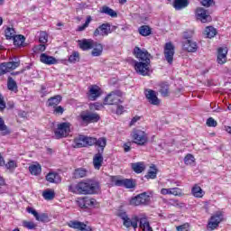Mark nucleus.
<instances>
[{
	"mask_svg": "<svg viewBox=\"0 0 231 231\" xmlns=\"http://www.w3.org/2000/svg\"><path fill=\"white\" fill-rule=\"evenodd\" d=\"M69 192L72 194H79L83 196L98 194L100 192V183L93 179L79 181L76 185L69 186Z\"/></svg>",
	"mask_w": 231,
	"mask_h": 231,
	"instance_id": "1",
	"label": "nucleus"
},
{
	"mask_svg": "<svg viewBox=\"0 0 231 231\" xmlns=\"http://www.w3.org/2000/svg\"><path fill=\"white\" fill-rule=\"evenodd\" d=\"M106 145H107V139L106 137L98 138L97 146L99 149H97V152L93 157V166L97 171H100V167L104 163V149H106Z\"/></svg>",
	"mask_w": 231,
	"mask_h": 231,
	"instance_id": "2",
	"label": "nucleus"
},
{
	"mask_svg": "<svg viewBox=\"0 0 231 231\" xmlns=\"http://www.w3.org/2000/svg\"><path fill=\"white\" fill-rule=\"evenodd\" d=\"M88 145H98V139L95 137H88L86 135H79L74 139L73 147L77 149L88 147Z\"/></svg>",
	"mask_w": 231,
	"mask_h": 231,
	"instance_id": "3",
	"label": "nucleus"
},
{
	"mask_svg": "<svg viewBox=\"0 0 231 231\" xmlns=\"http://www.w3.org/2000/svg\"><path fill=\"white\" fill-rule=\"evenodd\" d=\"M71 133V124L65 122L58 125L57 129L54 130V136L57 140L60 138H66Z\"/></svg>",
	"mask_w": 231,
	"mask_h": 231,
	"instance_id": "4",
	"label": "nucleus"
},
{
	"mask_svg": "<svg viewBox=\"0 0 231 231\" xmlns=\"http://www.w3.org/2000/svg\"><path fill=\"white\" fill-rule=\"evenodd\" d=\"M79 118L83 124H97V122L100 120V115L89 110H85L79 114Z\"/></svg>",
	"mask_w": 231,
	"mask_h": 231,
	"instance_id": "5",
	"label": "nucleus"
},
{
	"mask_svg": "<svg viewBox=\"0 0 231 231\" xmlns=\"http://www.w3.org/2000/svg\"><path fill=\"white\" fill-rule=\"evenodd\" d=\"M122 104V92L116 91L108 94L103 102V106H118Z\"/></svg>",
	"mask_w": 231,
	"mask_h": 231,
	"instance_id": "6",
	"label": "nucleus"
},
{
	"mask_svg": "<svg viewBox=\"0 0 231 231\" xmlns=\"http://www.w3.org/2000/svg\"><path fill=\"white\" fill-rule=\"evenodd\" d=\"M111 181L116 187H125V189H134L136 182L133 179H119L116 176L111 177Z\"/></svg>",
	"mask_w": 231,
	"mask_h": 231,
	"instance_id": "7",
	"label": "nucleus"
},
{
	"mask_svg": "<svg viewBox=\"0 0 231 231\" xmlns=\"http://www.w3.org/2000/svg\"><path fill=\"white\" fill-rule=\"evenodd\" d=\"M134 69L138 75L143 77H147L151 73V60L146 62L143 61H134Z\"/></svg>",
	"mask_w": 231,
	"mask_h": 231,
	"instance_id": "8",
	"label": "nucleus"
},
{
	"mask_svg": "<svg viewBox=\"0 0 231 231\" xmlns=\"http://www.w3.org/2000/svg\"><path fill=\"white\" fill-rule=\"evenodd\" d=\"M134 143L137 145H145L147 142H149V138L147 137V134H145L143 131L135 129L133 132L132 134Z\"/></svg>",
	"mask_w": 231,
	"mask_h": 231,
	"instance_id": "9",
	"label": "nucleus"
},
{
	"mask_svg": "<svg viewBox=\"0 0 231 231\" xmlns=\"http://www.w3.org/2000/svg\"><path fill=\"white\" fill-rule=\"evenodd\" d=\"M195 15L197 21H200V23H212V16L208 14V11L203 7H198L195 11Z\"/></svg>",
	"mask_w": 231,
	"mask_h": 231,
	"instance_id": "10",
	"label": "nucleus"
},
{
	"mask_svg": "<svg viewBox=\"0 0 231 231\" xmlns=\"http://www.w3.org/2000/svg\"><path fill=\"white\" fill-rule=\"evenodd\" d=\"M134 55L140 60L139 62H149L151 60V53L145 49H140V47H134Z\"/></svg>",
	"mask_w": 231,
	"mask_h": 231,
	"instance_id": "11",
	"label": "nucleus"
},
{
	"mask_svg": "<svg viewBox=\"0 0 231 231\" xmlns=\"http://www.w3.org/2000/svg\"><path fill=\"white\" fill-rule=\"evenodd\" d=\"M21 66V61H9L0 64V77L5 75V73H10V71L16 69Z\"/></svg>",
	"mask_w": 231,
	"mask_h": 231,
	"instance_id": "12",
	"label": "nucleus"
},
{
	"mask_svg": "<svg viewBox=\"0 0 231 231\" xmlns=\"http://www.w3.org/2000/svg\"><path fill=\"white\" fill-rule=\"evenodd\" d=\"M151 195H148L147 192H143L139 195H137L135 198L132 199L131 205H135L138 207V205H147L149 201L151 200Z\"/></svg>",
	"mask_w": 231,
	"mask_h": 231,
	"instance_id": "13",
	"label": "nucleus"
},
{
	"mask_svg": "<svg viewBox=\"0 0 231 231\" xmlns=\"http://www.w3.org/2000/svg\"><path fill=\"white\" fill-rule=\"evenodd\" d=\"M221 221H223V212L217 211L211 217L208 226L210 228V230H216V228L219 226V223H221Z\"/></svg>",
	"mask_w": 231,
	"mask_h": 231,
	"instance_id": "14",
	"label": "nucleus"
},
{
	"mask_svg": "<svg viewBox=\"0 0 231 231\" xmlns=\"http://www.w3.org/2000/svg\"><path fill=\"white\" fill-rule=\"evenodd\" d=\"M77 204L80 208H93L97 204V200L95 199H89L88 197H83L78 199Z\"/></svg>",
	"mask_w": 231,
	"mask_h": 231,
	"instance_id": "15",
	"label": "nucleus"
},
{
	"mask_svg": "<svg viewBox=\"0 0 231 231\" xmlns=\"http://www.w3.org/2000/svg\"><path fill=\"white\" fill-rule=\"evenodd\" d=\"M109 33H111V24L109 23H103L99 25L95 31H94V37H98V35H102L103 37L107 36Z\"/></svg>",
	"mask_w": 231,
	"mask_h": 231,
	"instance_id": "16",
	"label": "nucleus"
},
{
	"mask_svg": "<svg viewBox=\"0 0 231 231\" xmlns=\"http://www.w3.org/2000/svg\"><path fill=\"white\" fill-rule=\"evenodd\" d=\"M164 57L168 64H172L174 60V45L171 42H168L164 47Z\"/></svg>",
	"mask_w": 231,
	"mask_h": 231,
	"instance_id": "17",
	"label": "nucleus"
},
{
	"mask_svg": "<svg viewBox=\"0 0 231 231\" xmlns=\"http://www.w3.org/2000/svg\"><path fill=\"white\" fill-rule=\"evenodd\" d=\"M144 95L150 104L152 106H160V100L158 99V96H156V91L146 88L144 90Z\"/></svg>",
	"mask_w": 231,
	"mask_h": 231,
	"instance_id": "18",
	"label": "nucleus"
},
{
	"mask_svg": "<svg viewBox=\"0 0 231 231\" xmlns=\"http://www.w3.org/2000/svg\"><path fill=\"white\" fill-rule=\"evenodd\" d=\"M140 221V217L138 216H133L131 218L128 217L124 222L123 225L125 228H132L136 230L138 228V222Z\"/></svg>",
	"mask_w": 231,
	"mask_h": 231,
	"instance_id": "19",
	"label": "nucleus"
},
{
	"mask_svg": "<svg viewBox=\"0 0 231 231\" xmlns=\"http://www.w3.org/2000/svg\"><path fill=\"white\" fill-rule=\"evenodd\" d=\"M228 53V48L226 47H220L217 50V62L218 64H225L226 62V55Z\"/></svg>",
	"mask_w": 231,
	"mask_h": 231,
	"instance_id": "20",
	"label": "nucleus"
},
{
	"mask_svg": "<svg viewBox=\"0 0 231 231\" xmlns=\"http://www.w3.org/2000/svg\"><path fill=\"white\" fill-rule=\"evenodd\" d=\"M80 50L83 51H88V50H93V46H95V41L91 39H83L79 41Z\"/></svg>",
	"mask_w": 231,
	"mask_h": 231,
	"instance_id": "21",
	"label": "nucleus"
},
{
	"mask_svg": "<svg viewBox=\"0 0 231 231\" xmlns=\"http://www.w3.org/2000/svg\"><path fill=\"white\" fill-rule=\"evenodd\" d=\"M101 93H100V88H98V86H91L89 88V91L88 93V98L89 100H97L98 98V97H100Z\"/></svg>",
	"mask_w": 231,
	"mask_h": 231,
	"instance_id": "22",
	"label": "nucleus"
},
{
	"mask_svg": "<svg viewBox=\"0 0 231 231\" xmlns=\"http://www.w3.org/2000/svg\"><path fill=\"white\" fill-rule=\"evenodd\" d=\"M40 60L42 62V64H47L48 66L57 64V59H55L53 56H49L46 53L41 54Z\"/></svg>",
	"mask_w": 231,
	"mask_h": 231,
	"instance_id": "23",
	"label": "nucleus"
},
{
	"mask_svg": "<svg viewBox=\"0 0 231 231\" xmlns=\"http://www.w3.org/2000/svg\"><path fill=\"white\" fill-rule=\"evenodd\" d=\"M184 48L187 51L194 53L198 51V43L192 40H187L184 43Z\"/></svg>",
	"mask_w": 231,
	"mask_h": 231,
	"instance_id": "24",
	"label": "nucleus"
},
{
	"mask_svg": "<svg viewBox=\"0 0 231 231\" xmlns=\"http://www.w3.org/2000/svg\"><path fill=\"white\" fill-rule=\"evenodd\" d=\"M92 49V57H100V55H102V51H104V46L101 43H97V42H94Z\"/></svg>",
	"mask_w": 231,
	"mask_h": 231,
	"instance_id": "25",
	"label": "nucleus"
},
{
	"mask_svg": "<svg viewBox=\"0 0 231 231\" xmlns=\"http://www.w3.org/2000/svg\"><path fill=\"white\" fill-rule=\"evenodd\" d=\"M62 102V96L57 95L50 97L47 101L49 107H57Z\"/></svg>",
	"mask_w": 231,
	"mask_h": 231,
	"instance_id": "26",
	"label": "nucleus"
},
{
	"mask_svg": "<svg viewBox=\"0 0 231 231\" xmlns=\"http://www.w3.org/2000/svg\"><path fill=\"white\" fill-rule=\"evenodd\" d=\"M187 6H189V0H174L173 2V8L175 10H183Z\"/></svg>",
	"mask_w": 231,
	"mask_h": 231,
	"instance_id": "27",
	"label": "nucleus"
},
{
	"mask_svg": "<svg viewBox=\"0 0 231 231\" xmlns=\"http://www.w3.org/2000/svg\"><path fill=\"white\" fill-rule=\"evenodd\" d=\"M47 181L50 183H60V176L55 172H50L46 176Z\"/></svg>",
	"mask_w": 231,
	"mask_h": 231,
	"instance_id": "28",
	"label": "nucleus"
},
{
	"mask_svg": "<svg viewBox=\"0 0 231 231\" xmlns=\"http://www.w3.org/2000/svg\"><path fill=\"white\" fill-rule=\"evenodd\" d=\"M138 32L143 37H149L152 33V30L149 25H142L138 28Z\"/></svg>",
	"mask_w": 231,
	"mask_h": 231,
	"instance_id": "29",
	"label": "nucleus"
},
{
	"mask_svg": "<svg viewBox=\"0 0 231 231\" xmlns=\"http://www.w3.org/2000/svg\"><path fill=\"white\" fill-rule=\"evenodd\" d=\"M73 176L75 180H80V178H86L88 176V171L84 168H79L74 171Z\"/></svg>",
	"mask_w": 231,
	"mask_h": 231,
	"instance_id": "30",
	"label": "nucleus"
},
{
	"mask_svg": "<svg viewBox=\"0 0 231 231\" xmlns=\"http://www.w3.org/2000/svg\"><path fill=\"white\" fill-rule=\"evenodd\" d=\"M204 35H206L208 39H212L217 35V30H216V28L213 26H208L204 31Z\"/></svg>",
	"mask_w": 231,
	"mask_h": 231,
	"instance_id": "31",
	"label": "nucleus"
},
{
	"mask_svg": "<svg viewBox=\"0 0 231 231\" xmlns=\"http://www.w3.org/2000/svg\"><path fill=\"white\" fill-rule=\"evenodd\" d=\"M131 167L134 172H136V174H140L143 172V171H145V165L143 164V162L132 163Z\"/></svg>",
	"mask_w": 231,
	"mask_h": 231,
	"instance_id": "32",
	"label": "nucleus"
},
{
	"mask_svg": "<svg viewBox=\"0 0 231 231\" xmlns=\"http://www.w3.org/2000/svg\"><path fill=\"white\" fill-rule=\"evenodd\" d=\"M139 226L143 230L152 231V227H151L149 221L145 217L139 218Z\"/></svg>",
	"mask_w": 231,
	"mask_h": 231,
	"instance_id": "33",
	"label": "nucleus"
},
{
	"mask_svg": "<svg viewBox=\"0 0 231 231\" xmlns=\"http://www.w3.org/2000/svg\"><path fill=\"white\" fill-rule=\"evenodd\" d=\"M101 14H106V15H109L110 17H118V14L113 9H111L109 6L105 5L101 8Z\"/></svg>",
	"mask_w": 231,
	"mask_h": 231,
	"instance_id": "34",
	"label": "nucleus"
},
{
	"mask_svg": "<svg viewBox=\"0 0 231 231\" xmlns=\"http://www.w3.org/2000/svg\"><path fill=\"white\" fill-rule=\"evenodd\" d=\"M29 171L33 176H39L42 169L41 168V164H32L29 167Z\"/></svg>",
	"mask_w": 231,
	"mask_h": 231,
	"instance_id": "35",
	"label": "nucleus"
},
{
	"mask_svg": "<svg viewBox=\"0 0 231 231\" xmlns=\"http://www.w3.org/2000/svg\"><path fill=\"white\" fill-rule=\"evenodd\" d=\"M0 131L2 132L3 136H6V134H10V133H12V131H10L8 126L5 124L3 117H0Z\"/></svg>",
	"mask_w": 231,
	"mask_h": 231,
	"instance_id": "36",
	"label": "nucleus"
},
{
	"mask_svg": "<svg viewBox=\"0 0 231 231\" xmlns=\"http://www.w3.org/2000/svg\"><path fill=\"white\" fill-rule=\"evenodd\" d=\"M4 166L7 171H10L11 172H14L15 169H17V162L14 160H9L7 163H5Z\"/></svg>",
	"mask_w": 231,
	"mask_h": 231,
	"instance_id": "37",
	"label": "nucleus"
},
{
	"mask_svg": "<svg viewBox=\"0 0 231 231\" xmlns=\"http://www.w3.org/2000/svg\"><path fill=\"white\" fill-rule=\"evenodd\" d=\"M7 88L9 91H17V82L12 77H9L7 79Z\"/></svg>",
	"mask_w": 231,
	"mask_h": 231,
	"instance_id": "38",
	"label": "nucleus"
},
{
	"mask_svg": "<svg viewBox=\"0 0 231 231\" xmlns=\"http://www.w3.org/2000/svg\"><path fill=\"white\" fill-rule=\"evenodd\" d=\"M191 192L195 198H203V189L198 185L192 188Z\"/></svg>",
	"mask_w": 231,
	"mask_h": 231,
	"instance_id": "39",
	"label": "nucleus"
},
{
	"mask_svg": "<svg viewBox=\"0 0 231 231\" xmlns=\"http://www.w3.org/2000/svg\"><path fill=\"white\" fill-rule=\"evenodd\" d=\"M14 46H23L24 41H26V38H24L23 35H16L13 39Z\"/></svg>",
	"mask_w": 231,
	"mask_h": 231,
	"instance_id": "40",
	"label": "nucleus"
},
{
	"mask_svg": "<svg viewBox=\"0 0 231 231\" xmlns=\"http://www.w3.org/2000/svg\"><path fill=\"white\" fill-rule=\"evenodd\" d=\"M160 93L162 97H169V84L162 83L160 85Z\"/></svg>",
	"mask_w": 231,
	"mask_h": 231,
	"instance_id": "41",
	"label": "nucleus"
},
{
	"mask_svg": "<svg viewBox=\"0 0 231 231\" xmlns=\"http://www.w3.org/2000/svg\"><path fill=\"white\" fill-rule=\"evenodd\" d=\"M17 35H15V29L14 28H10L7 27L5 30V38L10 41V40H14V37H16Z\"/></svg>",
	"mask_w": 231,
	"mask_h": 231,
	"instance_id": "42",
	"label": "nucleus"
},
{
	"mask_svg": "<svg viewBox=\"0 0 231 231\" xmlns=\"http://www.w3.org/2000/svg\"><path fill=\"white\" fill-rule=\"evenodd\" d=\"M42 196L44 199L51 200L55 198V192H53L52 190H45L43 191Z\"/></svg>",
	"mask_w": 231,
	"mask_h": 231,
	"instance_id": "43",
	"label": "nucleus"
},
{
	"mask_svg": "<svg viewBox=\"0 0 231 231\" xmlns=\"http://www.w3.org/2000/svg\"><path fill=\"white\" fill-rule=\"evenodd\" d=\"M82 222L79 221H69L68 223V226H69L70 228H74L75 230H80Z\"/></svg>",
	"mask_w": 231,
	"mask_h": 231,
	"instance_id": "44",
	"label": "nucleus"
},
{
	"mask_svg": "<svg viewBox=\"0 0 231 231\" xmlns=\"http://www.w3.org/2000/svg\"><path fill=\"white\" fill-rule=\"evenodd\" d=\"M79 60L80 55L77 51L73 52L69 58V61L72 62L73 64H75V62H79Z\"/></svg>",
	"mask_w": 231,
	"mask_h": 231,
	"instance_id": "45",
	"label": "nucleus"
},
{
	"mask_svg": "<svg viewBox=\"0 0 231 231\" xmlns=\"http://www.w3.org/2000/svg\"><path fill=\"white\" fill-rule=\"evenodd\" d=\"M23 226H24V228H28V230H34V228L37 227V225H35V223H33L32 221L24 220L23 222Z\"/></svg>",
	"mask_w": 231,
	"mask_h": 231,
	"instance_id": "46",
	"label": "nucleus"
},
{
	"mask_svg": "<svg viewBox=\"0 0 231 231\" xmlns=\"http://www.w3.org/2000/svg\"><path fill=\"white\" fill-rule=\"evenodd\" d=\"M157 172L158 171L156 170V168H152V170L149 171L148 173L145 175V178H147V180H154L156 178Z\"/></svg>",
	"mask_w": 231,
	"mask_h": 231,
	"instance_id": "47",
	"label": "nucleus"
},
{
	"mask_svg": "<svg viewBox=\"0 0 231 231\" xmlns=\"http://www.w3.org/2000/svg\"><path fill=\"white\" fill-rule=\"evenodd\" d=\"M194 155L187 154L184 158V163L186 165H192L194 163Z\"/></svg>",
	"mask_w": 231,
	"mask_h": 231,
	"instance_id": "48",
	"label": "nucleus"
},
{
	"mask_svg": "<svg viewBox=\"0 0 231 231\" xmlns=\"http://www.w3.org/2000/svg\"><path fill=\"white\" fill-rule=\"evenodd\" d=\"M48 220V214L46 213L38 214L36 217V221H41L42 223H46Z\"/></svg>",
	"mask_w": 231,
	"mask_h": 231,
	"instance_id": "49",
	"label": "nucleus"
},
{
	"mask_svg": "<svg viewBox=\"0 0 231 231\" xmlns=\"http://www.w3.org/2000/svg\"><path fill=\"white\" fill-rule=\"evenodd\" d=\"M200 4L206 8H210V6H214L216 5V2H214V0H201Z\"/></svg>",
	"mask_w": 231,
	"mask_h": 231,
	"instance_id": "50",
	"label": "nucleus"
},
{
	"mask_svg": "<svg viewBox=\"0 0 231 231\" xmlns=\"http://www.w3.org/2000/svg\"><path fill=\"white\" fill-rule=\"evenodd\" d=\"M206 125H208V127H217V121L209 117L207 119Z\"/></svg>",
	"mask_w": 231,
	"mask_h": 231,
	"instance_id": "51",
	"label": "nucleus"
},
{
	"mask_svg": "<svg viewBox=\"0 0 231 231\" xmlns=\"http://www.w3.org/2000/svg\"><path fill=\"white\" fill-rule=\"evenodd\" d=\"M39 41L42 44H46L48 42V34L45 32H41Z\"/></svg>",
	"mask_w": 231,
	"mask_h": 231,
	"instance_id": "52",
	"label": "nucleus"
},
{
	"mask_svg": "<svg viewBox=\"0 0 231 231\" xmlns=\"http://www.w3.org/2000/svg\"><path fill=\"white\" fill-rule=\"evenodd\" d=\"M64 107L61 106H54L53 115H63Z\"/></svg>",
	"mask_w": 231,
	"mask_h": 231,
	"instance_id": "53",
	"label": "nucleus"
},
{
	"mask_svg": "<svg viewBox=\"0 0 231 231\" xmlns=\"http://www.w3.org/2000/svg\"><path fill=\"white\" fill-rule=\"evenodd\" d=\"M171 194L173 196H181V189L180 188H171Z\"/></svg>",
	"mask_w": 231,
	"mask_h": 231,
	"instance_id": "54",
	"label": "nucleus"
},
{
	"mask_svg": "<svg viewBox=\"0 0 231 231\" xmlns=\"http://www.w3.org/2000/svg\"><path fill=\"white\" fill-rule=\"evenodd\" d=\"M102 107H104V105H102L100 103H94V104L90 105V109H96V111H100V109H102Z\"/></svg>",
	"mask_w": 231,
	"mask_h": 231,
	"instance_id": "55",
	"label": "nucleus"
},
{
	"mask_svg": "<svg viewBox=\"0 0 231 231\" xmlns=\"http://www.w3.org/2000/svg\"><path fill=\"white\" fill-rule=\"evenodd\" d=\"M169 205H171V207H183V204L176 199H170Z\"/></svg>",
	"mask_w": 231,
	"mask_h": 231,
	"instance_id": "56",
	"label": "nucleus"
},
{
	"mask_svg": "<svg viewBox=\"0 0 231 231\" xmlns=\"http://www.w3.org/2000/svg\"><path fill=\"white\" fill-rule=\"evenodd\" d=\"M117 216L123 220V223L129 217V216H127V213L124 211H119L117 213Z\"/></svg>",
	"mask_w": 231,
	"mask_h": 231,
	"instance_id": "57",
	"label": "nucleus"
},
{
	"mask_svg": "<svg viewBox=\"0 0 231 231\" xmlns=\"http://www.w3.org/2000/svg\"><path fill=\"white\" fill-rule=\"evenodd\" d=\"M26 210H27V212H28L29 214H32V215L35 217V219H36V217L39 216V213H38L37 210H35L33 208L28 207V208H26Z\"/></svg>",
	"mask_w": 231,
	"mask_h": 231,
	"instance_id": "58",
	"label": "nucleus"
},
{
	"mask_svg": "<svg viewBox=\"0 0 231 231\" xmlns=\"http://www.w3.org/2000/svg\"><path fill=\"white\" fill-rule=\"evenodd\" d=\"M0 109H6V103L5 102V97L0 94Z\"/></svg>",
	"mask_w": 231,
	"mask_h": 231,
	"instance_id": "59",
	"label": "nucleus"
},
{
	"mask_svg": "<svg viewBox=\"0 0 231 231\" xmlns=\"http://www.w3.org/2000/svg\"><path fill=\"white\" fill-rule=\"evenodd\" d=\"M80 231H92L93 229L91 228V226L84 224V222H82L81 224V227H79Z\"/></svg>",
	"mask_w": 231,
	"mask_h": 231,
	"instance_id": "60",
	"label": "nucleus"
},
{
	"mask_svg": "<svg viewBox=\"0 0 231 231\" xmlns=\"http://www.w3.org/2000/svg\"><path fill=\"white\" fill-rule=\"evenodd\" d=\"M188 230H189V224H184L177 226V231H188Z\"/></svg>",
	"mask_w": 231,
	"mask_h": 231,
	"instance_id": "61",
	"label": "nucleus"
},
{
	"mask_svg": "<svg viewBox=\"0 0 231 231\" xmlns=\"http://www.w3.org/2000/svg\"><path fill=\"white\" fill-rule=\"evenodd\" d=\"M37 51H46V45L40 44L36 47Z\"/></svg>",
	"mask_w": 231,
	"mask_h": 231,
	"instance_id": "62",
	"label": "nucleus"
},
{
	"mask_svg": "<svg viewBox=\"0 0 231 231\" xmlns=\"http://www.w3.org/2000/svg\"><path fill=\"white\" fill-rule=\"evenodd\" d=\"M161 194H162L163 196H167V194H171V189H162Z\"/></svg>",
	"mask_w": 231,
	"mask_h": 231,
	"instance_id": "63",
	"label": "nucleus"
},
{
	"mask_svg": "<svg viewBox=\"0 0 231 231\" xmlns=\"http://www.w3.org/2000/svg\"><path fill=\"white\" fill-rule=\"evenodd\" d=\"M123 113H124V106H117L116 115H122Z\"/></svg>",
	"mask_w": 231,
	"mask_h": 231,
	"instance_id": "64",
	"label": "nucleus"
}]
</instances>
